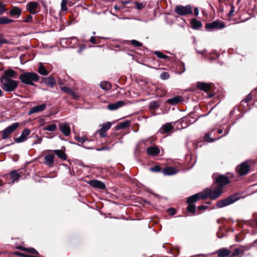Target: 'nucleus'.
I'll return each instance as SVG.
<instances>
[{"instance_id":"21","label":"nucleus","mask_w":257,"mask_h":257,"mask_svg":"<svg viewBox=\"0 0 257 257\" xmlns=\"http://www.w3.org/2000/svg\"><path fill=\"white\" fill-rule=\"evenodd\" d=\"M202 192L199 193L195 194L190 197L187 199L188 203L193 204L198 201L199 199H202Z\"/></svg>"},{"instance_id":"13","label":"nucleus","mask_w":257,"mask_h":257,"mask_svg":"<svg viewBox=\"0 0 257 257\" xmlns=\"http://www.w3.org/2000/svg\"><path fill=\"white\" fill-rule=\"evenodd\" d=\"M30 134V131L28 128L24 129L21 136L15 139V141L17 143H20L25 141L27 140V137Z\"/></svg>"},{"instance_id":"45","label":"nucleus","mask_w":257,"mask_h":257,"mask_svg":"<svg viewBox=\"0 0 257 257\" xmlns=\"http://www.w3.org/2000/svg\"><path fill=\"white\" fill-rule=\"evenodd\" d=\"M161 167L158 165H156L150 169V170L153 172H159L161 171Z\"/></svg>"},{"instance_id":"5","label":"nucleus","mask_w":257,"mask_h":257,"mask_svg":"<svg viewBox=\"0 0 257 257\" xmlns=\"http://www.w3.org/2000/svg\"><path fill=\"white\" fill-rule=\"evenodd\" d=\"M213 179L217 184L215 186L221 187L222 190L223 187L229 183L230 181L228 177L223 175H213Z\"/></svg>"},{"instance_id":"10","label":"nucleus","mask_w":257,"mask_h":257,"mask_svg":"<svg viewBox=\"0 0 257 257\" xmlns=\"http://www.w3.org/2000/svg\"><path fill=\"white\" fill-rule=\"evenodd\" d=\"M225 27L224 23L220 21H215L210 23H207L206 25V28L208 30H212L214 29H220Z\"/></svg>"},{"instance_id":"62","label":"nucleus","mask_w":257,"mask_h":257,"mask_svg":"<svg viewBox=\"0 0 257 257\" xmlns=\"http://www.w3.org/2000/svg\"><path fill=\"white\" fill-rule=\"evenodd\" d=\"M217 132L219 134H222L223 133V130H221V129H219V130H218Z\"/></svg>"},{"instance_id":"24","label":"nucleus","mask_w":257,"mask_h":257,"mask_svg":"<svg viewBox=\"0 0 257 257\" xmlns=\"http://www.w3.org/2000/svg\"><path fill=\"white\" fill-rule=\"evenodd\" d=\"M174 126L171 123H166L162 126L161 131H162V133L166 134L171 132Z\"/></svg>"},{"instance_id":"18","label":"nucleus","mask_w":257,"mask_h":257,"mask_svg":"<svg viewBox=\"0 0 257 257\" xmlns=\"http://www.w3.org/2000/svg\"><path fill=\"white\" fill-rule=\"evenodd\" d=\"M231 251L226 248H221L216 251V254L218 257H227L230 256Z\"/></svg>"},{"instance_id":"12","label":"nucleus","mask_w":257,"mask_h":257,"mask_svg":"<svg viewBox=\"0 0 257 257\" xmlns=\"http://www.w3.org/2000/svg\"><path fill=\"white\" fill-rule=\"evenodd\" d=\"M38 4L35 2H31L27 4L26 7L27 10L32 14H36L37 13V8Z\"/></svg>"},{"instance_id":"15","label":"nucleus","mask_w":257,"mask_h":257,"mask_svg":"<svg viewBox=\"0 0 257 257\" xmlns=\"http://www.w3.org/2000/svg\"><path fill=\"white\" fill-rule=\"evenodd\" d=\"M147 154L151 156H156L160 153V149L156 146H152L147 149Z\"/></svg>"},{"instance_id":"14","label":"nucleus","mask_w":257,"mask_h":257,"mask_svg":"<svg viewBox=\"0 0 257 257\" xmlns=\"http://www.w3.org/2000/svg\"><path fill=\"white\" fill-rule=\"evenodd\" d=\"M17 77V72L12 69L6 70L4 72V75L1 78L11 79V78H16Z\"/></svg>"},{"instance_id":"59","label":"nucleus","mask_w":257,"mask_h":257,"mask_svg":"<svg viewBox=\"0 0 257 257\" xmlns=\"http://www.w3.org/2000/svg\"><path fill=\"white\" fill-rule=\"evenodd\" d=\"M194 13L196 16H197L199 14V10L198 8H196L194 9Z\"/></svg>"},{"instance_id":"35","label":"nucleus","mask_w":257,"mask_h":257,"mask_svg":"<svg viewBox=\"0 0 257 257\" xmlns=\"http://www.w3.org/2000/svg\"><path fill=\"white\" fill-rule=\"evenodd\" d=\"M100 85L101 88L104 90H109L111 87V84L105 81L101 82Z\"/></svg>"},{"instance_id":"60","label":"nucleus","mask_w":257,"mask_h":257,"mask_svg":"<svg viewBox=\"0 0 257 257\" xmlns=\"http://www.w3.org/2000/svg\"><path fill=\"white\" fill-rule=\"evenodd\" d=\"M128 3H130V1H122L121 2V4H122V6H124V5H125L128 4Z\"/></svg>"},{"instance_id":"30","label":"nucleus","mask_w":257,"mask_h":257,"mask_svg":"<svg viewBox=\"0 0 257 257\" xmlns=\"http://www.w3.org/2000/svg\"><path fill=\"white\" fill-rule=\"evenodd\" d=\"M10 175L13 182L18 180L21 177V175L17 173L16 171H12Z\"/></svg>"},{"instance_id":"3","label":"nucleus","mask_w":257,"mask_h":257,"mask_svg":"<svg viewBox=\"0 0 257 257\" xmlns=\"http://www.w3.org/2000/svg\"><path fill=\"white\" fill-rule=\"evenodd\" d=\"M2 88L7 92L14 91L19 84V82L12 79L1 78Z\"/></svg>"},{"instance_id":"56","label":"nucleus","mask_w":257,"mask_h":257,"mask_svg":"<svg viewBox=\"0 0 257 257\" xmlns=\"http://www.w3.org/2000/svg\"><path fill=\"white\" fill-rule=\"evenodd\" d=\"M251 96L250 95H248L247 97L244 99L242 101H245V102H248L249 101L251 100Z\"/></svg>"},{"instance_id":"64","label":"nucleus","mask_w":257,"mask_h":257,"mask_svg":"<svg viewBox=\"0 0 257 257\" xmlns=\"http://www.w3.org/2000/svg\"><path fill=\"white\" fill-rule=\"evenodd\" d=\"M114 8L115 9H116H116H119V8H118L117 6H115L114 7Z\"/></svg>"},{"instance_id":"8","label":"nucleus","mask_w":257,"mask_h":257,"mask_svg":"<svg viewBox=\"0 0 257 257\" xmlns=\"http://www.w3.org/2000/svg\"><path fill=\"white\" fill-rule=\"evenodd\" d=\"M235 170L239 175H246L249 171V165L247 162H244L237 165Z\"/></svg>"},{"instance_id":"27","label":"nucleus","mask_w":257,"mask_h":257,"mask_svg":"<svg viewBox=\"0 0 257 257\" xmlns=\"http://www.w3.org/2000/svg\"><path fill=\"white\" fill-rule=\"evenodd\" d=\"M130 125V121L126 120L120 122L116 126V130H121L128 127Z\"/></svg>"},{"instance_id":"41","label":"nucleus","mask_w":257,"mask_h":257,"mask_svg":"<svg viewBox=\"0 0 257 257\" xmlns=\"http://www.w3.org/2000/svg\"><path fill=\"white\" fill-rule=\"evenodd\" d=\"M155 54L159 58L165 59L168 57V56L167 55L163 54L162 52H161L160 51H155Z\"/></svg>"},{"instance_id":"61","label":"nucleus","mask_w":257,"mask_h":257,"mask_svg":"<svg viewBox=\"0 0 257 257\" xmlns=\"http://www.w3.org/2000/svg\"><path fill=\"white\" fill-rule=\"evenodd\" d=\"M85 48V46L83 47H81L79 49V52H80L82 50H83Z\"/></svg>"},{"instance_id":"48","label":"nucleus","mask_w":257,"mask_h":257,"mask_svg":"<svg viewBox=\"0 0 257 257\" xmlns=\"http://www.w3.org/2000/svg\"><path fill=\"white\" fill-rule=\"evenodd\" d=\"M61 89L62 91H63V92H65V93H67L68 94H69L70 93V92L71 91V89L68 87H66V86H63V87H61Z\"/></svg>"},{"instance_id":"28","label":"nucleus","mask_w":257,"mask_h":257,"mask_svg":"<svg viewBox=\"0 0 257 257\" xmlns=\"http://www.w3.org/2000/svg\"><path fill=\"white\" fill-rule=\"evenodd\" d=\"M44 82L51 87H53L55 83V79L52 77H47L45 79Z\"/></svg>"},{"instance_id":"46","label":"nucleus","mask_w":257,"mask_h":257,"mask_svg":"<svg viewBox=\"0 0 257 257\" xmlns=\"http://www.w3.org/2000/svg\"><path fill=\"white\" fill-rule=\"evenodd\" d=\"M160 78L162 80H166L169 78V74L168 72H163L160 75Z\"/></svg>"},{"instance_id":"11","label":"nucleus","mask_w":257,"mask_h":257,"mask_svg":"<svg viewBox=\"0 0 257 257\" xmlns=\"http://www.w3.org/2000/svg\"><path fill=\"white\" fill-rule=\"evenodd\" d=\"M88 184L92 187L99 189H104L105 188V184L101 181L97 180H92L88 181Z\"/></svg>"},{"instance_id":"53","label":"nucleus","mask_w":257,"mask_h":257,"mask_svg":"<svg viewBox=\"0 0 257 257\" xmlns=\"http://www.w3.org/2000/svg\"><path fill=\"white\" fill-rule=\"evenodd\" d=\"M234 12V8L233 6H231V10H230L229 15V16H233V13Z\"/></svg>"},{"instance_id":"19","label":"nucleus","mask_w":257,"mask_h":257,"mask_svg":"<svg viewBox=\"0 0 257 257\" xmlns=\"http://www.w3.org/2000/svg\"><path fill=\"white\" fill-rule=\"evenodd\" d=\"M178 172V170L174 167H167L163 169L162 173L167 176L173 175L176 174Z\"/></svg>"},{"instance_id":"1","label":"nucleus","mask_w":257,"mask_h":257,"mask_svg":"<svg viewBox=\"0 0 257 257\" xmlns=\"http://www.w3.org/2000/svg\"><path fill=\"white\" fill-rule=\"evenodd\" d=\"M203 199L209 198L215 199L218 198L222 193L221 187L215 186L214 188H206L202 192Z\"/></svg>"},{"instance_id":"2","label":"nucleus","mask_w":257,"mask_h":257,"mask_svg":"<svg viewBox=\"0 0 257 257\" xmlns=\"http://www.w3.org/2000/svg\"><path fill=\"white\" fill-rule=\"evenodd\" d=\"M39 76L34 72H25L19 76V79L23 83L27 85H34V82H37Z\"/></svg>"},{"instance_id":"29","label":"nucleus","mask_w":257,"mask_h":257,"mask_svg":"<svg viewBox=\"0 0 257 257\" xmlns=\"http://www.w3.org/2000/svg\"><path fill=\"white\" fill-rule=\"evenodd\" d=\"M13 22V20L9 19L7 17H0V25H6L12 23Z\"/></svg>"},{"instance_id":"16","label":"nucleus","mask_w":257,"mask_h":257,"mask_svg":"<svg viewBox=\"0 0 257 257\" xmlns=\"http://www.w3.org/2000/svg\"><path fill=\"white\" fill-rule=\"evenodd\" d=\"M125 104V102L123 100H120L115 103H110L107 106V108L110 110H115Z\"/></svg>"},{"instance_id":"6","label":"nucleus","mask_w":257,"mask_h":257,"mask_svg":"<svg viewBox=\"0 0 257 257\" xmlns=\"http://www.w3.org/2000/svg\"><path fill=\"white\" fill-rule=\"evenodd\" d=\"M19 125L20 123L19 122H15L4 130L2 132V139L4 140L8 139L9 136L12 134Z\"/></svg>"},{"instance_id":"32","label":"nucleus","mask_w":257,"mask_h":257,"mask_svg":"<svg viewBox=\"0 0 257 257\" xmlns=\"http://www.w3.org/2000/svg\"><path fill=\"white\" fill-rule=\"evenodd\" d=\"M191 25L193 29H196L201 27L202 24L199 21L194 19H193L191 21Z\"/></svg>"},{"instance_id":"20","label":"nucleus","mask_w":257,"mask_h":257,"mask_svg":"<svg viewBox=\"0 0 257 257\" xmlns=\"http://www.w3.org/2000/svg\"><path fill=\"white\" fill-rule=\"evenodd\" d=\"M60 130L61 132L66 136H68L70 134V127L68 123H64L59 125Z\"/></svg>"},{"instance_id":"50","label":"nucleus","mask_w":257,"mask_h":257,"mask_svg":"<svg viewBox=\"0 0 257 257\" xmlns=\"http://www.w3.org/2000/svg\"><path fill=\"white\" fill-rule=\"evenodd\" d=\"M69 94L72 96L74 98H76L78 97V95L76 94V93L72 89H71Z\"/></svg>"},{"instance_id":"54","label":"nucleus","mask_w":257,"mask_h":257,"mask_svg":"<svg viewBox=\"0 0 257 257\" xmlns=\"http://www.w3.org/2000/svg\"><path fill=\"white\" fill-rule=\"evenodd\" d=\"M18 254H19L20 256H21L22 257H36L35 256L29 255L25 254H24L22 253H19Z\"/></svg>"},{"instance_id":"4","label":"nucleus","mask_w":257,"mask_h":257,"mask_svg":"<svg viewBox=\"0 0 257 257\" xmlns=\"http://www.w3.org/2000/svg\"><path fill=\"white\" fill-rule=\"evenodd\" d=\"M238 199L239 197H238V195L234 194L225 198V199L218 201L216 203V206L218 208H222L233 203Z\"/></svg>"},{"instance_id":"26","label":"nucleus","mask_w":257,"mask_h":257,"mask_svg":"<svg viewBox=\"0 0 257 257\" xmlns=\"http://www.w3.org/2000/svg\"><path fill=\"white\" fill-rule=\"evenodd\" d=\"M182 97L181 96H176L173 98L168 99L167 102L170 104H176L181 101Z\"/></svg>"},{"instance_id":"39","label":"nucleus","mask_w":257,"mask_h":257,"mask_svg":"<svg viewBox=\"0 0 257 257\" xmlns=\"http://www.w3.org/2000/svg\"><path fill=\"white\" fill-rule=\"evenodd\" d=\"M68 0H62L61 3V11H66L67 10V7L66 6Z\"/></svg>"},{"instance_id":"63","label":"nucleus","mask_w":257,"mask_h":257,"mask_svg":"<svg viewBox=\"0 0 257 257\" xmlns=\"http://www.w3.org/2000/svg\"><path fill=\"white\" fill-rule=\"evenodd\" d=\"M228 133H229L228 130L225 131V134L223 136H225L227 135L228 134Z\"/></svg>"},{"instance_id":"55","label":"nucleus","mask_w":257,"mask_h":257,"mask_svg":"<svg viewBox=\"0 0 257 257\" xmlns=\"http://www.w3.org/2000/svg\"><path fill=\"white\" fill-rule=\"evenodd\" d=\"M8 41H7L6 39H3L2 40H0V47L3 44H6L7 43H8Z\"/></svg>"},{"instance_id":"36","label":"nucleus","mask_w":257,"mask_h":257,"mask_svg":"<svg viewBox=\"0 0 257 257\" xmlns=\"http://www.w3.org/2000/svg\"><path fill=\"white\" fill-rule=\"evenodd\" d=\"M21 249L22 250H23V251H25L26 252H29L31 253L39 254V252L36 250H35L34 248H26V247H22L21 248Z\"/></svg>"},{"instance_id":"52","label":"nucleus","mask_w":257,"mask_h":257,"mask_svg":"<svg viewBox=\"0 0 257 257\" xmlns=\"http://www.w3.org/2000/svg\"><path fill=\"white\" fill-rule=\"evenodd\" d=\"M168 211L171 215H174L176 213V211L174 208L169 209Z\"/></svg>"},{"instance_id":"51","label":"nucleus","mask_w":257,"mask_h":257,"mask_svg":"<svg viewBox=\"0 0 257 257\" xmlns=\"http://www.w3.org/2000/svg\"><path fill=\"white\" fill-rule=\"evenodd\" d=\"M90 42L93 44H96L97 42L96 41V38L94 36L91 37Z\"/></svg>"},{"instance_id":"57","label":"nucleus","mask_w":257,"mask_h":257,"mask_svg":"<svg viewBox=\"0 0 257 257\" xmlns=\"http://www.w3.org/2000/svg\"><path fill=\"white\" fill-rule=\"evenodd\" d=\"M207 208V207L206 206L204 205H200L198 207V209L200 210H203V209H206Z\"/></svg>"},{"instance_id":"40","label":"nucleus","mask_w":257,"mask_h":257,"mask_svg":"<svg viewBox=\"0 0 257 257\" xmlns=\"http://www.w3.org/2000/svg\"><path fill=\"white\" fill-rule=\"evenodd\" d=\"M131 44L135 46V47H140L142 46L143 44L142 43L136 40H133L131 41Z\"/></svg>"},{"instance_id":"17","label":"nucleus","mask_w":257,"mask_h":257,"mask_svg":"<svg viewBox=\"0 0 257 257\" xmlns=\"http://www.w3.org/2000/svg\"><path fill=\"white\" fill-rule=\"evenodd\" d=\"M46 108V104L45 103L42 104L40 105L35 106L30 109L29 111V114H31L34 113L41 112L45 110Z\"/></svg>"},{"instance_id":"47","label":"nucleus","mask_w":257,"mask_h":257,"mask_svg":"<svg viewBox=\"0 0 257 257\" xmlns=\"http://www.w3.org/2000/svg\"><path fill=\"white\" fill-rule=\"evenodd\" d=\"M75 140L80 143H83L84 142H85V141L86 140V138L85 137H76L75 138Z\"/></svg>"},{"instance_id":"42","label":"nucleus","mask_w":257,"mask_h":257,"mask_svg":"<svg viewBox=\"0 0 257 257\" xmlns=\"http://www.w3.org/2000/svg\"><path fill=\"white\" fill-rule=\"evenodd\" d=\"M204 140L205 141H206L208 143H212V142H213L216 139L211 138L210 137L209 134H205V135L204 136Z\"/></svg>"},{"instance_id":"43","label":"nucleus","mask_w":257,"mask_h":257,"mask_svg":"<svg viewBox=\"0 0 257 257\" xmlns=\"http://www.w3.org/2000/svg\"><path fill=\"white\" fill-rule=\"evenodd\" d=\"M135 4L136 8L139 10L143 9L145 7V4L143 3L135 2Z\"/></svg>"},{"instance_id":"37","label":"nucleus","mask_w":257,"mask_h":257,"mask_svg":"<svg viewBox=\"0 0 257 257\" xmlns=\"http://www.w3.org/2000/svg\"><path fill=\"white\" fill-rule=\"evenodd\" d=\"M242 252V250L240 248H236L234 249L233 253H231L230 257H234L239 255Z\"/></svg>"},{"instance_id":"31","label":"nucleus","mask_w":257,"mask_h":257,"mask_svg":"<svg viewBox=\"0 0 257 257\" xmlns=\"http://www.w3.org/2000/svg\"><path fill=\"white\" fill-rule=\"evenodd\" d=\"M38 71L41 75L44 76L47 75L49 73L42 63L40 64Z\"/></svg>"},{"instance_id":"49","label":"nucleus","mask_w":257,"mask_h":257,"mask_svg":"<svg viewBox=\"0 0 257 257\" xmlns=\"http://www.w3.org/2000/svg\"><path fill=\"white\" fill-rule=\"evenodd\" d=\"M150 106L152 108H158L159 107V104L156 101H153L150 104Z\"/></svg>"},{"instance_id":"22","label":"nucleus","mask_w":257,"mask_h":257,"mask_svg":"<svg viewBox=\"0 0 257 257\" xmlns=\"http://www.w3.org/2000/svg\"><path fill=\"white\" fill-rule=\"evenodd\" d=\"M54 155L49 154L44 157V164L48 166H51L54 162Z\"/></svg>"},{"instance_id":"25","label":"nucleus","mask_w":257,"mask_h":257,"mask_svg":"<svg viewBox=\"0 0 257 257\" xmlns=\"http://www.w3.org/2000/svg\"><path fill=\"white\" fill-rule=\"evenodd\" d=\"M21 12L22 10L20 8L14 7L10 11V15L13 17L17 16L19 17L21 15Z\"/></svg>"},{"instance_id":"38","label":"nucleus","mask_w":257,"mask_h":257,"mask_svg":"<svg viewBox=\"0 0 257 257\" xmlns=\"http://www.w3.org/2000/svg\"><path fill=\"white\" fill-rule=\"evenodd\" d=\"M189 205L187 207V210L188 212L194 213L196 211V206L191 203H188Z\"/></svg>"},{"instance_id":"9","label":"nucleus","mask_w":257,"mask_h":257,"mask_svg":"<svg viewBox=\"0 0 257 257\" xmlns=\"http://www.w3.org/2000/svg\"><path fill=\"white\" fill-rule=\"evenodd\" d=\"M112 124L110 122L107 121L100 125V128L96 131L100 138H105L106 137V132L111 127Z\"/></svg>"},{"instance_id":"23","label":"nucleus","mask_w":257,"mask_h":257,"mask_svg":"<svg viewBox=\"0 0 257 257\" xmlns=\"http://www.w3.org/2000/svg\"><path fill=\"white\" fill-rule=\"evenodd\" d=\"M197 87L200 90H204L205 91L210 90L211 88V86L210 84L205 82H198L197 84Z\"/></svg>"},{"instance_id":"7","label":"nucleus","mask_w":257,"mask_h":257,"mask_svg":"<svg viewBox=\"0 0 257 257\" xmlns=\"http://www.w3.org/2000/svg\"><path fill=\"white\" fill-rule=\"evenodd\" d=\"M174 11L176 13L180 16H185L192 13V7L189 5L186 6H177Z\"/></svg>"},{"instance_id":"58","label":"nucleus","mask_w":257,"mask_h":257,"mask_svg":"<svg viewBox=\"0 0 257 257\" xmlns=\"http://www.w3.org/2000/svg\"><path fill=\"white\" fill-rule=\"evenodd\" d=\"M107 149H108V148H107V147H102L100 149H97V150L98 151H104V150H106Z\"/></svg>"},{"instance_id":"34","label":"nucleus","mask_w":257,"mask_h":257,"mask_svg":"<svg viewBox=\"0 0 257 257\" xmlns=\"http://www.w3.org/2000/svg\"><path fill=\"white\" fill-rule=\"evenodd\" d=\"M55 154L60 158L65 160L66 159V155L64 152L62 150H56L55 151Z\"/></svg>"},{"instance_id":"33","label":"nucleus","mask_w":257,"mask_h":257,"mask_svg":"<svg viewBox=\"0 0 257 257\" xmlns=\"http://www.w3.org/2000/svg\"><path fill=\"white\" fill-rule=\"evenodd\" d=\"M57 129V126L55 124H51L48 126H46L43 128L45 131L49 132H54Z\"/></svg>"},{"instance_id":"44","label":"nucleus","mask_w":257,"mask_h":257,"mask_svg":"<svg viewBox=\"0 0 257 257\" xmlns=\"http://www.w3.org/2000/svg\"><path fill=\"white\" fill-rule=\"evenodd\" d=\"M6 5L0 3V16L3 15L5 12L7 11V9L5 8Z\"/></svg>"}]
</instances>
